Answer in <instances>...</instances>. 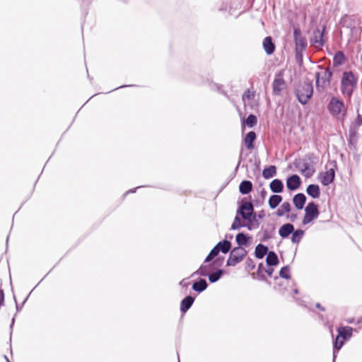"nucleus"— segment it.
<instances>
[{"label":"nucleus","mask_w":362,"mask_h":362,"mask_svg":"<svg viewBox=\"0 0 362 362\" xmlns=\"http://www.w3.org/2000/svg\"><path fill=\"white\" fill-rule=\"evenodd\" d=\"M357 86V78L351 71H345L341 80V91L343 95L351 98L354 90Z\"/></svg>","instance_id":"obj_1"},{"label":"nucleus","mask_w":362,"mask_h":362,"mask_svg":"<svg viewBox=\"0 0 362 362\" xmlns=\"http://www.w3.org/2000/svg\"><path fill=\"white\" fill-rule=\"evenodd\" d=\"M328 110L330 114L337 119L344 121L347 113V110L343 101L339 100L337 98L333 97L331 98L328 106Z\"/></svg>","instance_id":"obj_2"},{"label":"nucleus","mask_w":362,"mask_h":362,"mask_svg":"<svg viewBox=\"0 0 362 362\" xmlns=\"http://www.w3.org/2000/svg\"><path fill=\"white\" fill-rule=\"evenodd\" d=\"M332 72L327 68H320V71L315 73L316 88L320 92H323L330 84Z\"/></svg>","instance_id":"obj_3"},{"label":"nucleus","mask_w":362,"mask_h":362,"mask_svg":"<svg viewBox=\"0 0 362 362\" xmlns=\"http://www.w3.org/2000/svg\"><path fill=\"white\" fill-rule=\"evenodd\" d=\"M313 93V87L311 82H304L296 90V95L298 101L305 105L310 99Z\"/></svg>","instance_id":"obj_4"},{"label":"nucleus","mask_w":362,"mask_h":362,"mask_svg":"<svg viewBox=\"0 0 362 362\" xmlns=\"http://www.w3.org/2000/svg\"><path fill=\"white\" fill-rule=\"evenodd\" d=\"M319 214L318 206L313 202H309L305 208V214L302 223L303 225L310 223L318 217Z\"/></svg>","instance_id":"obj_5"},{"label":"nucleus","mask_w":362,"mask_h":362,"mask_svg":"<svg viewBox=\"0 0 362 362\" xmlns=\"http://www.w3.org/2000/svg\"><path fill=\"white\" fill-rule=\"evenodd\" d=\"M247 251L242 247H235L230 253L227 260L228 266H235L246 256Z\"/></svg>","instance_id":"obj_6"},{"label":"nucleus","mask_w":362,"mask_h":362,"mask_svg":"<svg viewBox=\"0 0 362 362\" xmlns=\"http://www.w3.org/2000/svg\"><path fill=\"white\" fill-rule=\"evenodd\" d=\"M294 40L296 44V54L297 57L301 56L302 52L307 47V40L302 35L299 28H295L293 31Z\"/></svg>","instance_id":"obj_7"},{"label":"nucleus","mask_w":362,"mask_h":362,"mask_svg":"<svg viewBox=\"0 0 362 362\" xmlns=\"http://www.w3.org/2000/svg\"><path fill=\"white\" fill-rule=\"evenodd\" d=\"M284 70H281L275 75L272 84L273 93L280 95L281 91L286 88V82L284 79Z\"/></svg>","instance_id":"obj_8"},{"label":"nucleus","mask_w":362,"mask_h":362,"mask_svg":"<svg viewBox=\"0 0 362 362\" xmlns=\"http://www.w3.org/2000/svg\"><path fill=\"white\" fill-rule=\"evenodd\" d=\"M294 164L298 170L306 177H310L315 172L314 168L303 159L296 160Z\"/></svg>","instance_id":"obj_9"},{"label":"nucleus","mask_w":362,"mask_h":362,"mask_svg":"<svg viewBox=\"0 0 362 362\" xmlns=\"http://www.w3.org/2000/svg\"><path fill=\"white\" fill-rule=\"evenodd\" d=\"M325 30V28H323L322 30L316 29L313 31V37L310 39V43L315 47L320 48L323 46L325 43V40L323 39Z\"/></svg>","instance_id":"obj_10"},{"label":"nucleus","mask_w":362,"mask_h":362,"mask_svg":"<svg viewBox=\"0 0 362 362\" xmlns=\"http://www.w3.org/2000/svg\"><path fill=\"white\" fill-rule=\"evenodd\" d=\"M254 208L251 202H245L242 203L238 213L244 219H250L253 214Z\"/></svg>","instance_id":"obj_11"},{"label":"nucleus","mask_w":362,"mask_h":362,"mask_svg":"<svg viewBox=\"0 0 362 362\" xmlns=\"http://www.w3.org/2000/svg\"><path fill=\"white\" fill-rule=\"evenodd\" d=\"M335 177L334 168L327 169L325 173L320 175V182L323 185H328L332 183Z\"/></svg>","instance_id":"obj_12"},{"label":"nucleus","mask_w":362,"mask_h":362,"mask_svg":"<svg viewBox=\"0 0 362 362\" xmlns=\"http://www.w3.org/2000/svg\"><path fill=\"white\" fill-rule=\"evenodd\" d=\"M301 184L300 178L297 175H293L286 180V187L290 190L297 189Z\"/></svg>","instance_id":"obj_13"},{"label":"nucleus","mask_w":362,"mask_h":362,"mask_svg":"<svg viewBox=\"0 0 362 362\" xmlns=\"http://www.w3.org/2000/svg\"><path fill=\"white\" fill-rule=\"evenodd\" d=\"M306 202V197L303 193H298L293 197V202L295 207L298 209H303Z\"/></svg>","instance_id":"obj_14"},{"label":"nucleus","mask_w":362,"mask_h":362,"mask_svg":"<svg viewBox=\"0 0 362 362\" xmlns=\"http://www.w3.org/2000/svg\"><path fill=\"white\" fill-rule=\"evenodd\" d=\"M263 47L264 51L268 55L274 53L275 50V45L272 42L271 37H266L263 40Z\"/></svg>","instance_id":"obj_15"},{"label":"nucleus","mask_w":362,"mask_h":362,"mask_svg":"<svg viewBox=\"0 0 362 362\" xmlns=\"http://www.w3.org/2000/svg\"><path fill=\"white\" fill-rule=\"evenodd\" d=\"M294 230V227L291 223H286L283 225L279 230V235L283 238H287Z\"/></svg>","instance_id":"obj_16"},{"label":"nucleus","mask_w":362,"mask_h":362,"mask_svg":"<svg viewBox=\"0 0 362 362\" xmlns=\"http://www.w3.org/2000/svg\"><path fill=\"white\" fill-rule=\"evenodd\" d=\"M270 189L274 193H280L283 192L284 185L281 180L275 179L270 182Z\"/></svg>","instance_id":"obj_17"},{"label":"nucleus","mask_w":362,"mask_h":362,"mask_svg":"<svg viewBox=\"0 0 362 362\" xmlns=\"http://www.w3.org/2000/svg\"><path fill=\"white\" fill-rule=\"evenodd\" d=\"M256 139V134L254 132H250L244 139V143L247 149L254 148L253 142Z\"/></svg>","instance_id":"obj_18"},{"label":"nucleus","mask_w":362,"mask_h":362,"mask_svg":"<svg viewBox=\"0 0 362 362\" xmlns=\"http://www.w3.org/2000/svg\"><path fill=\"white\" fill-rule=\"evenodd\" d=\"M252 189V183L249 180L243 181L239 186L240 192L243 194L250 193Z\"/></svg>","instance_id":"obj_19"},{"label":"nucleus","mask_w":362,"mask_h":362,"mask_svg":"<svg viewBox=\"0 0 362 362\" xmlns=\"http://www.w3.org/2000/svg\"><path fill=\"white\" fill-rule=\"evenodd\" d=\"M194 302V298L189 296L185 298L180 303V310L182 313H185L192 305Z\"/></svg>","instance_id":"obj_20"},{"label":"nucleus","mask_w":362,"mask_h":362,"mask_svg":"<svg viewBox=\"0 0 362 362\" xmlns=\"http://www.w3.org/2000/svg\"><path fill=\"white\" fill-rule=\"evenodd\" d=\"M338 334L341 336L344 340L350 338L352 334V328L350 327H340L337 329Z\"/></svg>","instance_id":"obj_21"},{"label":"nucleus","mask_w":362,"mask_h":362,"mask_svg":"<svg viewBox=\"0 0 362 362\" xmlns=\"http://www.w3.org/2000/svg\"><path fill=\"white\" fill-rule=\"evenodd\" d=\"M307 193L313 198H318L320 195V187L317 185H310L306 189Z\"/></svg>","instance_id":"obj_22"},{"label":"nucleus","mask_w":362,"mask_h":362,"mask_svg":"<svg viewBox=\"0 0 362 362\" xmlns=\"http://www.w3.org/2000/svg\"><path fill=\"white\" fill-rule=\"evenodd\" d=\"M276 175V168L274 165H270L263 170L262 175L265 179H269Z\"/></svg>","instance_id":"obj_23"},{"label":"nucleus","mask_w":362,"mask_h":362,"mask_svg":"<svg viewBox=\"0 0 362 362\" xmlns=\"http://www.w3.org/2000/svg\"><path fill=\"white\" fill-rule=\"evenodd\" d=\"M268 252V247L262 244H259L255 248V256L258 259H262Z\"/></svg>","instance_id":"obj_24"},{"label":"nucleus","mask_w":362,"mask_h":362,"mask_svg":"<svg viewBox=\"0 0 362 362\" xmlns=\"http://www.w3.org/2000/svg\"><path fill=\"white\" fill-rule=\"evenodd\" d=\"M282 201V197L280 195H272L269 199L268 204L271 209H275Z\"/></svg>","instance_id":"obj_25"},{"label":"nucleus","mask_w":362,"mask_h":362,"mask_svg":"<svg viewBox=\"0 0 362 362\" xmlns=\"http://www.w3.org/2000/svg\"><path fill=\"white\" fill-rule=\"evenodd\" d=\"M291 211V204L288 202H284L276 211V215L278 216H283L286 214H288Z\"/></svg>","instance_id":"obj_26"},{"label":"nucleus","mask_w":362,"mask_h":362,"mask_svg":"<svg viewBox=\"0 0 362 362\" xmlns=\"http://www.w3.org/2000/svg\"><path fill=\"white\" fill-rule=\"evenodd\" d=\"M267 264L270 266H274L278 264L279 259L276 253L273 251H270L267 254L266 259Z\"/></svg>","instance_id":"obj_27"},{"label":"nucleus","mask_w":362,"mask_h":362,"mask_svg":"<svg viewBox=\"0 0 362 362\" xmlns=\"http://www.w3.org/2000/svg\"><path fill=\"white\" fill-rule=\"evenodd\" d=\"M216 246L218 247V248L219 249V250L221 252H222L223 253H227L230 250L231 243L230 241L226 240L219 242L216 245Z\"/></svg>","instance_id":"obj_28"},{"label":"nucleus","mask_w":362,"mask_h":362,"mask_svg":"<svg viewBox=\"0 0 362 362\" xmlns=\"http://www.w3.org/2000/svg\"><path fill=\"white\" fill-rule=\"evenodd\" d=\"M207 287L206 281L204 279H200L193 284L192 288L198 292H202Z\"/></svg>","instance_id":"obj_29"},{"label":"nucleus","mask_w":362,"mask_h":362,"mask_svg":"<svg viewBox=\"0 0 362 362\" xmlns=\"http://www.w3.org/2000/svg\"><path fill=\"white\" fill-rule=\"evenodd\" d=\"M304 235V231L302 230H293L292 233L291 241L294 243H298Z\"/></svg>","instance_id":"obj_30"},{"label":"nucleus","mask_w":362,"mask_h":362,"mask_svg":"<svg viewBox=\"0 0 362 362\" xmlns=\"http://www.w3.org/2000/svg\"><path fill=\"white\" fill-rule=\"evenodd\" d=\"M236 242L239 247L247 244V238L244 233H238L235 238Z\"/></svg>","instance_id":"obj_31"},{"label":"nucleus","mask_w":362,"mask_h":362,"mask_svg":"<svg viewBox=\"0 0 362 362\" xmlns=\"http://www.w3.org/2000/svg\"><path fill=\"white\" fill-rule=\"evenodd\" d=\"M220 250L218 248V247L216 245L211 250V252H209V254L208 255V256L206 257L205 259V262H209L210 261H211L216 256L218 255V254L219 253Z\"/></svg>","instance_id":"obj_32"},{"label":"nucleus","mask_w":362,"mask_h":362,"mask_svg":"<svg viewBox=\"0 0 362 362\" xmlns=\"http://www.w3.org/2000/svg\"><path fill=\"white\" fill-rule=\"evenodd\" d=\"M257 122V117L254 115H250L245 121V124L249 127H254Z\"/></svg>","instance_id":"obj_33"},{"label":"nucleus","mask_w":362,"mask_h":362,"mask_svg":"<svg viewBox=\"0 0 362 362\" xmlns=\"http://www.w3.org/2000/svg\"><path fill=\"white\" fill-rule=\"evenodd\" d=\"M279 276L286 279H290V268L288 266L284 267L281 269L279 272Z\"/></svg>","instance_id":"obj_34"},{"label":"nucleus","mask_w":362,"mask_h":362,"mask_svg":"<svg viewBox=\"0 0 362 362\" xmlns=\"http://www.w3.org/2000/svg\"><path fill=\"white\" fill-rule=\"evenodd\" d=\"M221 275H222V271L218 270L217 272H214L211 274H210L209 276V279L211 283H214V282H216V281H218L221 278Z\"/></svg>","instance_id":"obj_35"},{"label":"nucleus","mask_w":362,"mask_h":362,"mask_svg":"<svg viewBox=\"0 0 362 362\" xmlns=\"http://www.w3.org/2000/svg\"><path fill=\"white\" fill-rule=\"evenodd\" d=\"M344 341H345V340H344L341 338V336H340L338 334V336L337 337V338H336V339L334 341V349H336L337 350H339L341 348V346H343Z\"/></svg>","instance_id":"obj_36"},{"label":"nucleus","mask_w":362,"mask_h":362,"mask_svg":"<svg viewBox=\"0 0 362 362\" xmlns=\"http://www.w3.org/2000/svg\"><path fill=\"white\" fill-rule=\"evenodd\" d=\"M241 226H242V224H241L240 218L238 216H235L234 221L231 226V229H233V230L238 229Z\"/></svg>","instance_id":"obj_37"},{"label":"nucleus","mask_w":362,"mask_h":362,"mask_svg":"<svg viewBox=\"0 0 362 362\" xmlns=\"http://www.w3.org/2000/svg\"><path fill=\"white\" fill-rule=\"evenodd\" d=\"M255 97V93L254 91L250 90V89H247L244 95H243V100L245 98H247V100H252Z\"/></svg>","instance_id":"obj_38"},{"label":"nucleus","mask_w":362,"mask_h":362,"mask_svg":"<svg viewBox=\"0 0 362 362\" xmlns=\"http://www.w3.org/2000/svg\"><path fill=\"white\" fill-rule=\"evenodd\" d=\"M198 273L202 276H206L208 274L207 268L206 266H202L199 270Z\"/></svg>","instance_id":"obj_39"},{"label":"nucleus","mask_w":362,"mask_h":362,"mask_svg":"<svg viewBox=\"0 0 362 362\" xmlns=\"http://www.w3.org/2000/svg\"><path fill=\"white\" fill-rule=\"evenodd\" d=\"M344 59V54L341 53V52H338L335 57H334V60L335 61H337V62L339 64L341 63L340 60L341 59Z\"/></svg>","instance_id":"obj_40"},{"label":"nucleus","mask_w":362,"mask_h":362,"mask_svg":"<svg viewBox=\"0 0 362 362\" xmlns=\"http://www.w3.org/2000/svg\"><path fill=\"white\" fill-rule=\"evenodd\" d=\"M316 307L322 310H324L325 309L321 307L320 304V303H317L316 304Z\"/></svg>","instance_id":"obj_41"},{"label":"nucleus","mask_w":362,"mask_h":362,"mask_svg":"<svg viewBox=\"0 0 362 362\" xmlns=\"http://www.w3.org/2000/svg\"><path fill=\"white\" fill-rule=\"evenodd\" d=\"M358 124H362V118L360 117V116H358Z\"/></svg>","instance_id":"obj_42"},{"label":"nucleus","mask_w":362,"mask_h":362,"mask_svg":"<svg viewBox=\"0 0 362 362\" xmlns=\"http://www.w3.org/2000/svg\"><path fill=\"white\" fill-rule=\"evenodd\" d=\"M295 218H296V216H293V218H291V221H293Z\"/></svg>","instance_id":"obj_43"}]
</instances>
